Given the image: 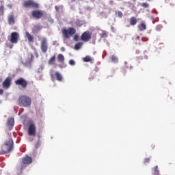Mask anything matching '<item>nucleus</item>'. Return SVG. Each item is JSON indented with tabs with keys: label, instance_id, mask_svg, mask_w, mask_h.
Wrapping results in <instances>:
<instances>
[{
	"label": "nucleus",
	"instance_id": "c85d7f7f",
	"mask_svg": "<svg viewBox=\"0 0 175 175\" xmlns=\"http://www.w3.org/2000/svg\"><path fill=\"white\" fill-rule=\"evenodd\" d=\"M153 172H154V173H159V170H158V166H155L154 168H153Z\"/></svg>",
	"mask_w": 175,
	"mask_h": 175
},
{
	"label": "nucleus",
	"instance_id": "39448f33",
	"mask_svg": "<svg viewBox=\"0 0 175 175\" xmlns=\"http://www.w3.org/2000/svg\"><path fill=\"white\" fill-rule=\"evenodd\" d=\"M32 163V158L28 155L22 158V162L21 164V170L25 169L27 167V165H29Z\"/></svg>",
	"mask_w": 175,
	"mask_h": 175
},
{
	"label": "nucleus",
	"instance_id": "ddd939ff",
	"mask_svg": "<svg viewBox=\"0 0 175 175\" xmlns=\"http://www.w3.org/2000/svg\"><path fill=\"white\" fill-rule=\"evenodd\" d=\"M7 125L10 129V131H12L13 129V126H14V118H10L8 120Z\"/></svg>",
	"mask_w": 175,
	"mask_h": 175
},
{
	"label": "nucleus",
	"instance_id": "412c9836",
	"mask_svg": "<svg viewBox=\"0 0 175 175\" xmlns=\"http://www.w3.org/2000/svg\"><path fill=\"white\" fill-rule=\"evenodd\" d=\"M81 46H83V44L81 42H78L75 44V50H80V49H81Z\"/></svg>",
	"mask_w": 175,
	"mask_h": 175
},
{
	"label": "nucleus",
	"instance_id": "4468645a",
	"mask_svg": "<svg viewBox=\"0 0 175 175\" xmlns=\"http://www.w3.org/2000/svg\"><path fill=\"white\" fill-rule=\"evenodd\" d=\"M137 28H138L139 31H146L147 29V25H146V23L141 22L138 25Z\"/></svg>",
	"mask_w": 175,
	"mask_h": 175
},
{
	"label": "nucleus",
	"instance_id": "4be33fe9",
	"mask_svg": "<svg viewBox=\"0 0 175 175\" xmlns=\"http://www.w3.org/2000/svg\"><path fill=\"white\" fill-rule=\"evenodd\" d=\"M83 61H84V62H90L92 61V58H91L90 56L88 55L83 58Z\"/></svg>",
	"mask_w": 175,
	"mask_h": 175
},
{
	"label": "nucleus",
	"instance_id": "2eb2a0df",
	"mask_svg": "<svg viewBox=\"0 0 175 175\" xmlns=\"http://www.w3.org/2000/svg\"><path fill=\"white\" fill-rule=\"evenodd\" d=\"M25 35H26V38H27L28 42H29V43H33V42L35 39L33 36L31 35V33H29V32H28V31L25 32Z\"/></svg>",
	"mask_w": 175,
	"mask_h": 175
},
{
	"label": "nucleus",
	"instance_id": "f704fd0d",
	"mask_svg": "<svg viewBox=\"0 0 175 175\" xmlns=\"http://www.w3.org/2000/svg\"><path fill=\"white\" fill-rule=\"evenodd\" d=\"M50 76H51L52 80H54V74L51 73Z\"/></svg>",
	"mask_w": 175,
	"mask_h": 175
},
{
	"label": "nucleus",
	"instance_id": "dca6fc26",
	"mask_svg": "<svg viewBox=\"0 0 175 175\" xmlns=\"http://www.w3.org/2000/svg\"><path fill=\"white\" fill-rule=\"evenodd\" d=\"M57 61L58 62H60V64H64L65 62V57L62 54H59L57 55Z\"/></svg>",
	"mask_w": 175,
	"mask_h": 175
},
{
	"label": "nucleus",
	"instance_id": "473e14b6",
	"mask_svg": "<svg viewBox=\"0 0 175 175\" xmlns=\"http://www.w3.org/2000/svg\"><path fill=\"white\" fill-rule=\"evenodd\" d=\"M55 9L56 12H59V6L55 5Z\"/></svg>",
	"mask_w": 175,
	"mask_h": 175
},
{
	"label": "nucleus",
	"instance_id": "7ed1b4c3",
	"mask_svg": "<svg viewBox=\"0 0 175 175\" xmlns=\"http://www.w3.org/2000/svg\"><path fill=\"white\" fill-rule=\"evenodd\" d=\"M8 40L10 42V44H8V47L9 49H13L14 46L13 44H16L18 43V39H20V35L18 33L14 31L11 33L10 36L8 37Z\"/></svg>",
	"mask_w": 175,
	"mask_h": 175
},
{
	"label": "nucleus",
	"instance_id": "f8f14e48",
	"mask_svg": "<svg viewBox=\"0 0 175 175\" xmlns=\"http://www.w3.org/2000/svg\"><path fill=\"white\" fill-rule=\"evenodd\" d=\"M28 133L29 136H36V127L35 124H31L29 126Z\"/></svg>",
	"mask_w": 175,
	"mask_h": 175
},
{
	"label": "nucleus",
	"instance_id": "2f4dec72",
	"mask_svg": "<svg viewBox=\"0 0 175 175\" xmlns=\"http://www.w3.org/2000/svg\"><path fill=\"white\" fill-rule=\"evenodd\" d=\"M3 10H4L3 5H1V6H0V12H1V13H3Z\"/></svg>",
	"mask_w": 175,
	"mask_h": 175
},
{
	"label": "nucleus",
	"instance_id": "c756f323",
	"mask_svg": "<svg viewBox=\"0 0 175 175\" xmlns=\"http://www.w3.org/2000/svg\"><path fill=\"white\" fill-rule=\"evenodd\" d=\"M156 29L157 31H161V29H162V25H159L156 27Z\"/></svg>",
	"mask_w": 175,
	"mask_h": 175
},
{
	"label": "nucleus",
	"instance_id": "4c0bfd02",
	"mask_svg": "<svg viewBox=\"0 0 175 175\" xmlns=\"http://www.w3.org/2000/svg\"><path fill=\"white\" fill-rule=\"evenodd\" d=\"M60 50L62 52L65 51V47H61Z\"/></svg>",
	"mask_w": 175,
	"mask_h": 175
},
{
	"label": "nucleus",
	"instance_id": "aec40b11",
	"mask_svg": "<svg viewBox=\"0 0 175 175\" xmlns=\"http://www.w3.org/2000/svg\"><path fill=\"white\" fill-rule=\"evenodd\" d=\"M130 24L133 26L136 25V24H137V19L135 16H132L130 18Z\"/></svg>",
	"mask_w": 175,
	"mask_h": 175
},
{
	"label": "nucleus",
	"instance_id": "9b49d317",
	"mask_svg": "<svg viewBox=\"0 0 175 175\" xmlns=\"http://www.w3.org/2000/svg\"><path fill=\"white\" fill-rule=\"evenodd\" d=\"M12 85V79L10 77H7L3 81V88L4 90H8L10 88Z\"/></svg>",
	"mask_w": 175,
	"mask_h": 175
},
{
	"label": "nucleus",
	"instance_id": "9d476101",
	"mask_svg": "<svg viewBox=\"0 0 175 175\" xmlns=\"http://www.w3.org/2000/svg\"><path fill=\"white\" fill-rule=\"evenodd\" d=\"M81 40H83V42L91 40V33H90L89 31L83 32L81 36Z\"/></svg>",
	"mask_w": 175,
	"mask_h": 175
},
{
	"label": "nucleus",
	"instance_id": "f03ea898",
	"mask_svg": "<svg viewBox=\"0 0 175 175\" xmlns=\"http://www.w3.org/2000/svg\"><path fill=\"white\" fill-rule=\"evenodd\" d=\"M31 103H32V100L26 95L20 96L18 99V105L21 107H29V106H31Z\"/></svg>",
	"mask_w": 175,
	"mask_h": 175
},
{
	"label": "nucleus",
	"instance_id": "a878e982",
	"mask_svg": "<svg viewBox=\"0 0 175 175\" xmlns=\"http://www.w3.org/2000/svg\"><path fill=\"white\" fill-rule=\"evenodd\" d=\"M116 14L118 15V17H120V18H122L123 14L122 12L121 11H118Z\"/></svg>",
	"mask_w": 175,
	"mask_h": 175
},
{
	"label": "nucleus",
	"instance_id": "bb28decb",
	"mask_svg": "<svg viewBox=\"0 0 175 175\" xmlns=\"http://www.w3.org/2000/svg\"><path fill=\"white\" fill-rule=\"evenodd\" d=\"M73 40L75 41V42H77L79 41V35L77 34H75L73 37Z\"/></svg>",
	"mask_w": 175,
	"mask_h": 175
},
{
	"label": "nucleus",
	"instance_id": "393cba45",
	"mask_svg": "<svg viewBox=\"0 0 175 175\" xmlns=\"http://www.w3.org/2000/svg\"><path fill=\"white\" fill-rule=\"evenodd\" d=\"M141 6H142V8H148V6H150V5H148V3H142L141 4Z\"/></svg>",
	"mask_w": 175,
	"mask_h": 175
},
{
	"label": "nucleus",
	"instance_id": "a211bd4d",
	"mask_svg": "<svg viewBox=\"0 0 175 175\" xmlns=\"http://www.w3.org/2000/svg\"><path fill=\"white\" fill-rule=\"evenodd\" d=\"M8 24L10 25H14V16H13V15H10V16H8Z\"/></svg>",
	"mask_w": 175,
	"mask_h": 175
},
{
	"label": "nucleus",
	"instance_id": "f3484780",
	"mask_svg": "<svg viewBox=\"0 0 175 175\" xmlns=\"http://www.w3.org/2000/svg\"><path fill=\"white\" fill-rule=\"evenodd\" d=\"M55 79L56 80H57V81H62V75H61L59 73V72H55Z\"/></svg>",
	"mask_w": 175,
	"mask_h": 175
},
{
	"label": "nucleus",
	"instance_id": "72a5a7b5",
	"mask_svg": "<svg viewBox=\"0 0 175 175\" xmlns=\"http://www.w3.org/2000/svg\"><path fill=\"white\" fill-rule=\"evenodd\" d=\"M147 40H148V38H142V42H147Z\"/></svg>",
	"mask_w": 175,
	"mask_h": 175
},
{
	"label": "nucleus",
	"instance_id": "7c9ffc66",
	"mask_svg": "<svg viewBox=\"0 0 175 175\" xmlns=\"http://www.w3.org/2000/svg\"><path fill=\"white\" fill-rule=\"evenodd\" d=\"M75 64H76V62H75V61L72 60V59H71V60L69 61V64H70V65L73 66V65H75Z\"/></svg>",
	"mask_w": 175,
	"mask_h": 175
},
{
	"label": "nucleus",
	"instance_id": "cd10ccee",
	"mask_svg": "<svg viewBox=\"0 0 175 175\" xmlns=\"http://www.w3.org/2000/svg\"><path fill=\"white\" fill-rule=\"evenodd\" d=\"M150 157L145 158L144 160V163H150Z\"/></svg>",
	"mask_w": 175,
	"mask_h": 175
},
{
	"label": "nucleus",
	"instance_id": "b1692460",
	"mask_svg": "<svg viewBox=\"0 0 175 175\" xmlns=\"http://www.w3.org/2000/svg\"><path fill=\"white\" fill-rule=\"evenodd\" d=\"M101 38H107V33L106 31H103L102 33L100 34Z\"/></svg>",
	"mask_w": 175,
	"mask_h": 175
},
{
	"label": "nucleus",
	"instance_id": "f257e3e1",
	"mask_svg": "<svg viewBox=\"0 0 175 175\" xmlns=\"http://www.w3.org/2000/svg\"><path fill=\"white\" fill-rule=\"evenodd\" d=\"M13 139L12 136L8 135V139L2 145L1 151L0 152V155H3L4 154H9L10 151L13 150L14 148Z\"/></svg>",
	"mask_w": 175,
	"mask_h": 175
},
{
	"label": "nucleus",
	"instance_id": "ea45409f",
	"mask_svg": "<svg viewBox=\"0 0 175 175\" xmlns=\"http://www.w3.org/2000/svg\"><path fill=\"white\" fill-rule=\"evenodd\" d=\"M148 1H151V0H148Z\"/></svg>",
	"mask_w": 175,
	"mask_h": 175
},
{
	"label": "nucleus",
	"instance_id": "0eeeda50",
	"mask_svg": "<svg viewBox=\"0 0 175 175\" xmlns=\"http://www.w3.org/2000/svg\"><path fill=\"white\" fill-rule=\"evenodd\" d=\"M16 85H21L23 90H25L28 87V82L23 77H20L15 81Z\"/></svg>",
	"mask_w": 175,
	"mask_h": 175
},
{
	"label": "nucleus",
	"instance_id": "58836bf2",
	"mask_svg": "<svg viewBox=\"0 0 175 175\" xmlns=\"http://www.w3.org/2000/svg\"><path fill=\"white\" fill-rule=\"evenodd\" d=\"M59 66V68H64L62 66Z\"/></svg>",
	"mask_w": 175,
	"mask_h": 175
},
{
	"label": "nucleus",
	"instance_id": "6e6552de",
	"mask_svg": "<svg viewBox=\"0 0 175 175\" xmlns=\"http://www.w3.org/2000/svg\"><path fill=\"white\" fill-rule=\"evenodd\" d=\"M44 16L43 11L39 10H34L31 11V17L36 20H40Z\"/></svg>",
	"mask_w": 175,
	"mask_h": 175
},
{
	"label": "nucleus",
	"instance_id": "c9c22d12",
	"mask_svg": "<svg viewBox=\"0 0 175 175\" xmlns=\"http://www.w3.org/2000/svg\"><path fill=\"white\" fill-rule=\"evenodd\" d=\"M0 95H3V90L0 89Z\"/></svg>",
	"mask_w": 175,
	"mask_h": 175
},
{
	"label": "nucleus",
	"instance_id": "423d86ee",
	"mask_svg": "<svg viewBox=\"0 0 175 175\" xmlns=\"http://www.w3.org/2000/svg\"><path fill=\"white\" fill-rule=\"evenodd\" d=\"M24 8H32L33 9H39V3L32 1L28 0L23 3Z\"/></svg>",
	"mask_w": 175,
	"mask_h": 175
},
{
	"label": "nucleus",
	"instance_id": "20e7f679",
	"mask_svg": "<svg viewBox=\"0 0 175 175\" xmlns=\"http://www.w3.org/2000/svg\"><path fill=\"white\" fill-rule=\"evenodd\" d=\"M62 36L64 39H69L70 36H73L76 33V30L73 27H70L68 29L64 28L62 29Z\"/></svg>",
	"mask_w": 175,
	"mask_h": 175
},
{
	"label": "nucleus",
	"instance_id": "e433bc0d",
	"mask_svg": "<svg viewBox=\"0 0 175 175\" xmlns=\"http://www.w3.org/2000/svg\"><path fill=\"white\" fill-rule=\"evenodd\" d=\"M135 40H139V39H140V36H137L135 38Z\"/></svg>",
	"mask_w": 175,
	"mask_h": 175
},
{
	"label": "nucleus",
	"instance_id": "6ab92c4d",
	"mask_svg": "<svg viewBox=\"0 0 175 175\" xmlns=\"http://www.w3.org/2000/svg\"><path fill=\"white\" fill-rule=\"evenodd\" d=\"M55 61H56V57H55V55H53L49 59L48 64H49V65H54V64H55Z\"/></svg>",
	"mask_w": 175,
	"mask_h": 175
},
{
	"label": "nucleus",
	"instance_id": "5701e85b",
	"mask_svg": "<svg viewBox=\"0 0 175 175\" xmlns=\"http://www.w3.org/2000/svg\"><path fill=\"white\" fill-rule=\"evenodd\" d=\"M111 59L112 62H118V58L117 57H116L115 55H112L111 57Z\"/></svg>",
	"mask_w": 175,
	"mask_h": 175
},
{
	"label": "nucleus",
	"instance_id": "1a4fd4ad",
	"mask_svg": "<svg viewBox=\"0 0 175 175\" xmlns=\"http://www.w3.org/2000/svg\"><path fill=\"white\" fill-rule=\"evenodd\" d=\"M40 49L42 53H47V50H49V44H47V38H43L41 41Z\"/></svg>",
	"mask_w": 175,
	"mask_h": 175
}]
</instances>
